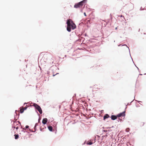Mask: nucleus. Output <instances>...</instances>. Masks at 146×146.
Here are the masks:
<instances>
[{"label":"nucleus","mask_w":146,"mask_h":146,"mask_svg":"<svg viewBox=\"0 0 146 146\" xmlns=\"http://www.w3.org/2000/svg\"><path fill=\"white\" fill-rule=\"evenodd\" d=\"M67 30L68 32L71 31V28L74 29L76 27V25L70 19H68L67 20Z\"/></svg>","instance_id":"f257e3e1"},{"label":"nucleus","mask_w":146,"mask_h":146,"mask_svg":"<svg viewBox=\"0 0 146 146\" xmlns=\"http://www.w3.org/2000/svg\"><path fill=\"white\" fill-rule=\"evenodd\" d=\"M86 1V0H83L77 4H75L74 5V7L76 8L82 7L83 5V3H85Z\"/></svg>","instance_id":"f03ea898"},{"label":"nucleus","mask_w":146,"mask_h":146,"mask_svg":"<svg viewBox=\"0 0 146 146\" xmlns=\"http://www.w3.org/2000/svg\"><path fill=\"white\" fill-rule=\"evenodd\" d=\"M33 106H34L36 109L38 110L40 114L42 113V111L41 108L39 106L36 104H34Z\"/></svg>","instance_id":"7ed1b4c3"},{"label":"nucleus","mask_w":146,"mask_h":146,"mask_svg":"<svg viewBox=\"0 0 146 146\" xmlns=\"http://www.w3.org/2000/svg\"><path fill=\"white\" fill-rule=\"evenodd\" d=\"M14 125L15 126H16V129L17 130L19 128L20 125V123H19V121L14 122Z\"/></svg>","instance_id":"20e7f679"},{"label":"nucleus","mask_w":146,"mask_h":146,"mask_svg":"<svg viewBox=\"0 0 146 146\" xmlns=\"http://www.w3.org/2000/svg\"><path fill=\"white\" fill-rule=\"evenodd\" d=\"M125 111L121 113L118 114L117 115V116L118 117H121V116H124L125 115Z\"/></svg>","instance_id":"39448f33"},{"label":"nucleus","mask_w":146,"mask_h":146,"mask_svg":"<svg viewBox=\"0 0 146 146\" xmlns=\"http://www.w3.org/2000/svg\"><path fill=\"white\" fill-rule=\"evenodd\" d=\"M106 6L105 5L103 6L101 8V10L102 12H104L106 11Z\"/></svg>","instance_id":"423d86ee"},{"label":"nucleus","mask_w":146,"mask_h":146,"mask_svg":"<svg viewBox=\"0 0 146 146\" xmlns=\"http://www.w3.org/2000/svg\"><path fill=\"white\" fill-rule=\"evenodd\" d=\"M48 121V119L46 118H44L43 119L42 123L44 124H46Z\"/></svg>","instance_id":"0eeeda50"},{"label":"nucleus","mask_w":146,"mask_h":146,"mask_svg":"<svg viewBox=\"0 0 146 146\" xmlns=\"http://www.w3.org/2000/svg\"><path fill=\"white\" fill-rule=\"evenodd\" d=\"M117 116H116L115 115H112L111 116V119H112L113 120H114L116 119L117 118Z\"/></svg>","instance_id":"6e6552de"},{"label":"nucleus","mask_w":146,"mask_h":146,"mask_svg":"<svg viewBox=\"0 0 146 146\" xmlns=\"http://www.w3.org/2000/svg\"><path fill=\"white\" fill-rule=\"evenodd\" d=\"M109 117V115L108 114H106L104 116V120L108 118Z\"/></svg>","instance_id":"1a4fd4ad"},{"label":"nucleus","mask_w":146,"mask_h":146,"mask_svg":"<svg viewBox=\"0 0 146 146\" xmlns=\"http://www.w3.org/2000/svg\"><path fill=\"white\" fill-rule=\"evenodd\" d=\"M48 129L50 131H52V127L51 126H49L48 127Z\"/></svg>","instance_id":"9d476101"},{"label":"nucleus","mask_w":146,"mask_h":146,"mask_svg":"<svg viewBox=\"0 0 146 146\" xmlns=\"http://www.w3.org/2000/svg\"><path fill=\"white\" fill-rule=\"evenodd\" d=\"M14 136L15 139H17L19 138V135H18L15 134Z\"/></svg>","instance_id":"9b49d317"},{"label":"nucleus","mask_w":146,"mask_h":146,"mask_svg":"<svg viewBox=\"0 0 146 146\" xmlns=\"http://www.w3.org/2000/svg\"><path fill=\"white\" fill-rule=\"evenodd\" d=\"M24 108H21L20 110V112L21 113H23L24 111Z\"/></svg>","instance_id":"f8f14e48"},{"label":"nucleus","mask_w":146,"mask_h":146,"mask_svg":"<svg viewBox=\"0 0 146 146\" xmlns=\"http://www.w3.org/2000/svg\"><path fill=\"white\" fill-rule=\"evenodd\" d=\"M37 125V123H36V124L35 125V127H34V129H35V130H36V128Z\"/></svg>","instance_id":"ddd939ff"},{"label":"nucleus","mask_w":146,"mask_h":146,"mask_svg":"<svg viewBox=\"0 0 146 146\" xmlns=\"http://www.w3.org/2000/svg\"><path fill=\"white\" fill-rule=\"evenodd\" d=\"M92 144V143L91 142H89L88 143V144L89 145H91Z\"/></svg>","instance_id":"4468645a"},{"label":"nucleus","mask_w":146,"mask_h":146,"mask_svg":"<svg viewBox=\"0 0 146 146\" xmlns=\"http://www.w3.org/2000/svg\"><path fill=\"white\" fill-rule=\"evenodd\" d=\"M16 126H15L14 125V124H13V127L14 128H16Z\"/></svg>","instance_id":"2eb2a0df"},{"label":"nucleus","mask_w":146,"mask_h":146,"mask_svg":"<svg viewBox=\"0 0 146 146\" xmlns=\"http://www.w3.org/2000/svg\"><path fill=\"white\" fill-rule=\"evenodd\" d=\"M29 126L28 125H26L25 127L26 129L27 128L29 127Z\"/></svg>","instance_id":"dca6fc26"},{"label":"nucleus","mask_w":146,"mask_h":146,"mask_svg":"<svg viewBox=\"0 0 146 146\" xmlns=\"http://www.w3.org/2000/svg\"><path fill=\"white\" fill-rule=\"evenodd\" d=\"M24 108V110H26L27 109V108Z\"/></svg>","instance_id":"f3484780"},{"label":"nucleus","mask_w":146,"mask_h":146,"mask_svg":"<svg viewBox=\"0 0 146 146\" xmlns=\"http://www.w3.org/2000/svg\"><path fill=\"white\" fill-rule=\"evenodd\" d=\"M84 15H85V16H86V14L85 13H84Z\"/></svg>","instance_id":"a211bd4d"},{"label":"nucleus","mask_w":146,"mask_h":146,"mask_svg":"<svg viewBox=\"0 0 146 146\" xmlns=\"http://www.w3.org/2000/svg\"><path fill=\"white\" fill-rule=\"evenodd\" d=\"M127 129H126V130L127 131V132H128V131H127Z\"/></svg>","instance_id":"6ab92c4d"},{"label":"nucleus","mask_w":146,"mask_h":146,"mask_svg":"<svg viewBox=\"0 0 146 146\" xmlns=\"http://www.w3.org/2000/svg\"><path fill=\"white\" fill-rule=\"evenodd\" d=\"M40 131H42V129H41L40 128Z\"/></svg>","instance_id":"aec40b11"}]
</instances>
